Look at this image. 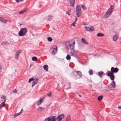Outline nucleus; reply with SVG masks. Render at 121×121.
<instances>
[{
  "mask_svg": "<svg viewBox=\"0 0 121 121\" xmlns=\"http://www.w3.org/2000/svg\"><path fill=\"white\" fill-rule=\"evenodd\" d=\"M47 95L49 97L51 95V93H48L47 94Z\"/></svg>",
  "mask_w": 121,
  "mask_h": 121,
  "instance_id": "40",
  "label": "nucleus"
},
{
  "mask_svg": "<svg viewBox=\"0 0 121 121\" xmlns=\"http://www.w3.org/2000/svg\"><path fill=\"white\" fill-rule=\"evenodd\" d=\"M79 60V62L80 63H81V61H80L79 60Z\"/></svg>",
  "mask_w": 121,
  "mask_h": 121,
  "instance_id": "61",
  "label": "nucleus"
},
{
  "mask_svg": "<svg viewBox=\"0 0 121 121\" xmlns=\"http://www.w3.org/2000/svg\"><path fill=\"white\" fill-rule=\"evenodd\" d=\"M6 109H7V110H8V109L7 108H6Z\"/></svg>",
  "mask_w": 121,
  "mask_h": 121,
  "instance_id": "62",
  "label": "nucleus"
},
{
  "mask_svg": "<svg viewBox=\"0 0 121 121\" xmlns=\"http://www.w3.org/2000/svg\"><path fill=\"white\" fill-rule=\"evenodd\" d=\"M81 41L82 43L85 44H88L89 43L86 42V41L84 40V39L83 38H82L81 40Z\"/></svg>",
  "mask_w": 121,
  "mask_h": 121,
  "instance_id": "22",
  "label": "nucleus"
},
{
  "mask_svg": "<svg viewBox=\"0 0 121 121\" xmlns=\"http://www.w3.org/2000/svg\"><path fill=\"white\" fill-rule=\"evenodd\" d=\"M37 58L35 56H33L32 58V60L33 61H36L37 60Z\"/></svg>",
  "mask_w": 121,
  "mask_h": 121,
  "instance_id": "27",
  "label": "nucleus"
},
{
  "mask_svg": "<svg viewBox=\"0 0 121 121\" xmlns=\"http://www.w3.org/2000/svg\"><path fill=\"white\" fill-rule=\"evenodd\" d=\"M4 43V44H8L9 43L7 41H5Z\"/></svg>",
  "mask_w": 121,
  "mask_h": 121,
  "instance_id": "43",
  "label": "nucleus"
},
{
  "mask_svg": "<svg viewBox=\"0 0 121 121\" xmlns=\"http://www.w3.org/2000/svg\"><path fill=\"white\" fill-rule=\"evenodd\" d=\"M70 54L71 56H73L76 58H78L76 53H73L72 52H71Z\"/></svg>",
  "mask_w": 121,
  "mask_h": 121,
  "instance_id": "12",
  "label": "nucleus"
},
{
  "mask_svg": "<svg viewBox=\"0 0 121 121\" xmlns=\"http://www.w3.org/2000/svg\"><path fill=\"white\" fill-rule=\"evenodd\" d=\"M111 13H109V11H107L105 13L104 15V17L105 18H108Z\"/></svg>",
  "mask_w": 121,
  "mask_h": 121,
  "instance_id": "9",
  "label": "nucleus"
},
{
  "mask_svg": "<svg viewBox=\"0 0 121 121\" xmlns=\"http://www.w3.org/2000/svg\"><path fill=\"white\" fill-rule=\"evenodd\" d=\"M41 103L40 102H39L37 103V105H38L40 104Z\"/></svg>",
  "mask_w": 121,
  "mask_h": 121,
  "instance_id": "50",
  "label": "nucleus"
},
{
  "mask_svg": "<svg viewBox=\"0 0 121 121\" xmlns=\"http://www.w3.org/2000/svg\"><path fill=\"white\" fill-rule=\"evenodd\" d=\"M64 117V115L63 114L59 115L57 117V120L58 121H61Z\"/></svg>",
  "mask_w": 121,
  "mask_h": 121,
  "instance_id": "8",
  "label": "nucleus"
},
{
  "mask_svg": "<svg viewBox=\"0 0 121 121\" xmlns=\"http://www.w3.org/2000/svg\"><path fill=\"white\" fill-rule=\"evenodd\" d=\"M85 29H86V31H89V27H88L86 26H85Z\"/></svg>",
  "mask_w": 121,
  "mask_h": 121,
  "instance_id": "33",
  "label": "nucleus"
},
{
  "mask_svg": "<svg viewBox=\"0 0 121 121\" xmlns=\"http://www.w3.org/2000/svg\"><path fill=\"white\" fill-rule=\"evenodd\" d=\"M70 10H69L68 11L66 12V14L69 15H70Z\"/></svg>",
  "mask_w": 121,
  "mask_h": 121,
  "instance_id": "32",
  "label": "nucleus"
},
{
  "mask_svg": "<svg viewBox=\"0 0 121 121\" xmlns=\"http://www.w3.org/2000/svg\"><path fill=\"white\" fill-rule=\"evenodd\" d=\"M66 121H71V117L70 116L68 115L67 116Z\"/></svg>",
  "mask_w": 121,
  "mask_h": 121,
  "instance_id": "25",
  "label": "nucleus"
},
{
  "mask_svg": "<svg viewBox=\"0 0 121 121\" xmlns=\"http://www.w3.org/2000/svg\"><path fill=\"white\" fill-rule=\"evenodd\" d=\"M71 74L72 75H73L75 74L76 75V79L79 78L81 77V75H82L81 72L78 71H76L72 72L71 73Z\"/></svg>",
  "mask_w": 121,
  "mask_h": 121,
  "instance_id": "4",
  "label": "nucleus"
},
{
  "mask_svg": "<svg viewBox=\"0 0 121 121\" xmlns=\"http://www.w3.org/2000/svg\"><path fill=\"white\" fill-rule=\"evenodd\" d=\"M21 52V50H19L17 52V53L15 55V58L16 59H17L19 57V56Z\"/></svg>",
  "mask_w": 121,
  "mask_h": 121,
  "instance_id": "14",
  "label": "nucleus"
},
{
  "mask_svg": "<svg viewBox=\"0 0 121 121\" xmlns=\"http://www.w3.org/2000/svg\"><path fill=\"white\" fill-rule=\"evenodd\" d=\"M118 38V37L116 35H114L113 37V39L114 41H116Z\"/></svg>",
  "mask_w": 121,
  "mask_h": 121,
  "instance_id": "20",
  "label": "nucleus"
},
{
  "mask_svg": "<svg viewBox=\"0 0 121 121\" xmlns=\"http://www.w3.org/2000/svg\"><path fill=\"white\" fill-rule=\"evenodd\" d=\"M119 70L118 68L117 67L114 68L113 67H112L111 68V72H109V73H117ZM109 72V71H108Z\"/></svg>",
  "mask_w": 121,
  "mask_h": 121,
  "instance_id": "6",
  "label": "nucleus"
},
{
  "mask_svg": "<svg viewBox=\"0 0 121 121\" xmlns=\"http://www.w3.org/2000/svg\"><path fill=\"white\" fill-rule=\"evenodd\" d=\"M0 21L4 23H6L7 22V20H5L3 18L0 17Z\"/></svg>",
  "mask_w": 121,
  "mask_h": 121,
  "instance_id": "15",
  "label": "nucleus"
},
{
  "mask_svg": "<svg viewBox=\"0 0 121 121\" xmlns=\"http://www.w3.org/2000/svg\"><path fill=\"white\" fill-rule=\"evenodd\" d=\"M17 2V3H18L19 2V1L20 0H15Z\"/></svg>",
  "mask_w": 121,
  "mask_h": 121,
  "instance_id": "52",
  "label": "nucleus"
},
{
  "mask_svg": "<svg viewBox=\"0 0 121 121\" xmlns=\"http://www.w3.org/2000/svg\"><path fill=\"white\" fill-rule=\"evenodd\" d=\"M5 101L6 100H4L3 102H2L0 104V109L3 107L4 106H5Z\"/></svg>",
  "mask_w": 121,
  "mask_h": 121,
  "instance_id": "18",
  "label": "nucleus"
},
{
  "mask_svg": "<svg viewBox=\"0 0 121 121\" xmlns=\"http://www.w3.org/2000/svg\"><path fill=\"white\" fill-rule=\"evenodd\" d=\"M77 95L79 96L80 97H81L82 96L81 95H80L78 93H77Z\"/></svg>",
  "mask_w": 121,
  "mask_h": 121,
  "instance_id": "45",
  "label": "nucleus"
},
{
  "mask_svg": "<svg viewBox=\"0 0 121 121\" xmlns=\"http://www.w3.org/2000/svg\"><path fill=\"white\" fill-rule=\"evenodd\" d=\"M27 31V29L26 28H22L18 32L19 36H22L25 35Z\"/></svg>",
  "mask_w": 121,
  "mask_h": 121,
  "instance_id": "2",
  "label": "nucleus"
},
{
  "mask_svg": "<svg viewBox=\"0 0 121 121\" xmlns=\"http://www.w3.org/2000/svg\"><path fill=\"white\" fill-rule=\"evenodd\" d=\"M34 79V78H30L29 79L28 81V82L30 83V82L31 81H32Z\"/></svg>",
  "mask_w": 121,
  "mask_h": 121,
  "instance_id": "35",
  "label": "nucleus"
},
{
  "mask_svg": "<svg viewBox=\"0 0 121 121\" xmlns=\"http://www.w3.org/2000/svg\"><path fill=\"white\" fill-rule=\"evenodd\" d=\"M43 68L46 71H48V66L46 65H45L43 66Z\"/></svg>",
  "mask_w": 121,
  "mask_h": 121,
  "instance_id": "17",
  "label": "nucleus"
},
{
  "mask_svg": "<svg viewBox=\"0 0 121 121\" xmlns=\"http://www.w3.org/2000/svg\"><path fill=\"white\" fill-rule=\"evenodd\" d=\"M76 21H75L73 22V23L71 25V26H75V24L76 23Z\"/></svg>",
  "mask_w": 121,
  "mask_h": 121,
  "instance_id": "36",
  "label": "nucleus"
},
{
  "mask_svg": "<svg viewBox=\"0 0 121 121\" xmlns=\"http://www.w3.org/2000/svg\"><path fill=\"white\" fill-rule=\"evenodd\" d=\"M25 11H21L19 12V14H22V13H24V12H25Z\"/></svg>",
  "mask_w": 121,
  "mask_h": 121,
  "instance_id": "39",
  "label": "nucleus"
},
{
  "mask_svg": "<svg viewBox=\"0 0 121 121\" xmlns=\"http://www.w3.org/2000/svg\"><path fill=\"white\" fill-rule=\"evenodd\" d=\"M56 118L55 116H51L44 120L45 121H56Z\"/></svg>",
  "mask_w": 121,
  "mask_h": 121,
  "instance_id": "5",
  "label": "nucleus"
},
{
  "mask_svg": "<svg viewBox=\"0 0 121 121\" xmlns=\"http://www.w3.org/2000/svg\"><path fill=\"white\" fill-rule=\"evenodd\" d=\"M52 20V18H48V20L50 21H51Z\"/></svg>",
  "mask_w": 121,
  "mask_h": 121,
  "instance_id": "46",
  "label": "nucleus"
},
{
  "mask_svg": "<svg viewBox=\"0 0 121 121\" xmlns=\"http://www.w3.org/2000/svg\"><path fill=\"white\" fill-rule=\"evenodd\" d=\"M73 52H74V53H76V52L75 51V50L74 49L73 50Z\"/></svg>",
  "mask_w": 121,
  "mask_h": 121,
  "instance_id": "56",
  "label": "nucleus"
},
{
  "mask_svg": "<svg viewBox=\"0 0 121 121\" xmlns=\"http://www.w3.org/2000/svg\"><path fill=\"white\" fill-rule=\"evenodd\" d=\"M113 6L112 5V6H111L109 8V9H108V11H109V13H112V10L113 9Z\"/></svg>",
  "mask_w": 121,
  "mask_h": 121,
  "instance_id": "19",
  "label": "nucleus"
},
{
  "mask_svg": "<svg viewBox=\"0 0 121 121\" xmlns=\"http://www.w3.org/2000/svg\"><path fill=\"white\" fill-rule=\"evenodd\" d=\"M107 74V76L110 77V79L111 80H113L115 78L114 75H113V73L108 72Z\"/></svg>",
  "mask_w": 121,
  "mask_h": 121,
  "instance_id": "7",
  "label": "nucleus"
},
{
  "mask_svg": "<svg viewBox=\"0 0 121 121\" xmlns=\"http://www.w3.org/2000/svg\"><path fill=\"white\" fill-rule=\"evenodd\" d=\"M19 0V1L20 2H21V1H22L23 0Z\"/></svg>",
  "mask_w": 121,
  "mask_h": 121,
  "instance_id": "59",
  "label": "nucleus"
},
{
  "mask_svg": "<svg viewBox=\"0 0 121 121\" xmlns=\"http://www.w3.org/2000/svg\"><path fill=\"white\" fill-rule=\"evenodd\" d=\"M13 92L14 93H16L17 92V90L16 89H15L13 91Z\"/></svg>",
  "mask_w": 121,
  "mask_h": 121,
  "instance_id": "47",
  "label": "nucleus"
},
{
  "mask_svg": "<svg viewBox=\"0 0 121 121\" xmlns=\"http://www.w3.org/2000/svg\"><path fill=\"white\" fill-rule=\"evenodd\" d=\"M65 43V47L67 49L70 48L71 50H72L74 47L75 42L74 40H72L70 42L69 41H66Z\"/></svg>",
  "mask_w": 121,
  "mask_h": 121,
  "instance_id": "1",
  "label": "nucleus"
},
{
  "mask_svg": "<svg viewBox=\"0 0 121 121\" xmlns=\"http://www.w3.org/2000/svg\"><path fill=\"white\" fill-rule=\"evenodd\" d=\"M103 98L102 96L100 95L98 97V99L99 101H100Z\"/></svg>",
  "mask_w": 121,
  "mask_h": 121,
  "instance_id": "28",
  "label": "nucleus"
},
{
  "mask_svg": "<svg viewBox=\"0 0 121 121\" xmlns=\"http://www.w3.org/2000/svg\"><path fill=\"white\" fill-rule=\"evenodd\" d=\"M118 108L120 109L121 108V106H118Z\"/></svg>",
  "mask_w": 121,
  "mask_h": 121,
  "instance_id": "54",
  "label": "nucleus"
},
{
  "mask_svg": "<svg viewBox=\"0 0 121 121\" xmlns=\"http://www.w3.org/2000/svg\"><path fill=\"white\" fill-rule=\"evenodd\" d=\"M38 78H36V79L34 81H33L32 84V87L34 86L35 85L37 84L38 82Z\"/></svg>",
  "mask_w": 121,
  "mask_h": 121,
  "instance_id": "11",
  "label": "nucleus"
},
{
  "mask_svg": "<svg viewBox=\"0 0 121 121\" xmlns=\"http://www.w3.org/2000/svg\"><path fill=\"white\" fill-rule=\"evenodd\" d=\"M70 6L72 7L74 6V4L75 2V0H69V1Z\"/></svg>",
  "mask_w": 121,
  "mask_h": 121,
  "instance_id": "10",
  "label": "nucleus"
},
{
  "mask_svg": "<svg viewBox=\"0 0 121 121\" xmlns=\"http://www.w3.org/2000/svg\"><path fill=\"white\" fill-rule=\"evenodd\" d=\"M6 98V96L4 95H3L1 97L2 99H5Z\"/></svg>",
  "mask_w": 121,
  "mask_h": 121,
  "instance_id": "37",
  "label": "nucleus"
},
{
  "mask_svg": "<svg viewBox=\"0 0 121 121\" xmlns=\"http://www.w3.org/2000/svg\"><path fill=\"white\" fill-rule=\"evenodd\" d=\"M22 113V112H20L17 113V115L18 116V115H20Z\"/></svg>",
  "mask_w": 121,
  "mask_h": 121,
  "instance_id": "41",
  "label": "nucleus"
},
{
  "mask_svg": "<svg viewBox=\"0 0 121 121\" xmlns=\"http://www.w3.org/2000/svg\"><path fill=\"white\" fill-rule=\"evenodd\" d=\"M52 49L53 50L55 51V52L57 50V46H56L54 45L53 46Z\"/></svg>",
  "mask_w": 121,
  "mask_h": 121,
  "instance_id": "26",
  "label": "nucleus"
},
{
  "mask_svg": "<svg viewBox=\"0 0 121 121\" xmlns=\"http://www.w3.org/2000/svg\"><path fill=\"white\" fill-rule=\"evenodd\" d=\"M48 17L50 18H52V17L51 15H50L48 16Z\"/></svg>",
  "mask_w": 121,
  "mask_h": 121,
  "instance_id": "48",
  "label": "nucleus"
},
{
  "mask_svg": "<svg viewBox=\"0 0 121 121\" xmlns=\"http://www.w3.org/2000/svg\"><path fill=\"white\" fill-rule=\"evenodd\" d=\"M82 43L81 42H80L78 44V47H79L81 45H82Z\"/></svg>",
  "mask_w": 121,
  "mask_h": 121,
  "instance_id": "38",
  "label": "nucleus"
},
{
  "mask_svg": "<svg viewBox=\"0 0 121 121\" xmlns=\"http://www.w3.org/2000/svg\"><path fill=\"white\" fill-rule=\"evenodd\" d=\"M4 42H3L1 43V45H3L4 44Z\"/></svg>",
  "mask_w": 121,
  "mask_h": 121,
  "instance_id": "55",
  "label": "nucleus"
},
{
  "mask_svg": "<svg viewBox=\"0 0 121 121\" xmlns=\"http://www.w3.org/2000/svg\"><path fill=\"white\" fill-rule=\"evenodd\" d=\"M52 54L54 55L55 54V52H54V51L53 50L52 52Z\"/></svg>",
  "mask_w": 121,
  "mask_h": 121,
  "instance_id": "44",
  "label": "nucleus"
},
{
  "mask_svg": "<svg viewBox=\"0 0 121 121\" xmlns=\"http://www.w3.org/2000/svg\"><path fill=\"white\" fill-rule=\"evenodd\" d=\"M81 63V64H82L84 65V63Z\"/></svg>",
  "mask_w": 121,
  "mask_h": 121,
  "instance_id": "58",
  "label": "nucleus"
},
{
  "mask_svg": "<svg viewBox=\"0 0 121 121\" xmlns=\"http://www.w3.org/2000/svg\"><path fill=\"white\" fill-rule=\"evenodd\" d=\"M23 24H20L19 26H21L22 25H23Z\"/></svg>",
  "mask_w": 121,
  "mask_h": 121,
  "instance_id": "60",
  "label": "nucleus"
},
{
  "mask_svg": "<svg viewBox=\"0 0 121 121\" xmlns=\"http://www.w3.org/2000/svg\"><path fill=\"white\" fill-rule=\"evenodd\" d=\"M81 6L82 7V9L83 10H85L86 9V7L84 5H81Z\"/></svg>",
  "mask_w": 121,
  "mask_h": 121,
  "instance_id": "34",
  "label": "nucleus"
},
{
  "mask_svg": "<svg viewBox=\"0 0 121 121\" xmlns=\"http://www.w3.org/2000/svg\"><path fill=\"white\" fill-rule=\"evenodd\" d=\"M18 116V115H17V114H16V113L15 114L14 116H13V117H17V116Z\"/></svg>",
  "mask_w": 121,
  "mask_h": 121,
  "instance_id": "42",
  "label": "nucleus"
},
{
  "mask_svg": "<svg viewBox=\"0 0 121 121\" xmlns=\"http://www.w3.org/2000/svg\"><path fill=\"white\" fill-rule=\"evenodd\" d=\"M68 84H69V87L70 88V84L71 83H70L69 82L68 83Z\"/></svg>",
  "mask_w": 121,
  "mask_h": 121,
  "instance_id": "53",
  "label": "nucleus"
},
{
  "mask_svg": "<svg viewBox=\"0 0 121 121\" xmlns=\"http://www.w3.org/2000/svg\"><path fill=\"white\" fill-rule=\"evenodd\" d=\"M94 26H91L90 27H89V31L91 32L94 31Z\"/></svg>",
  "mask_w": 121,
  "mask_h": 121,
  "instance_id": "21",
  "label": "nucleus"
},
{
  "mask_svg": "<svg viewBox=\"0 0 121 121\" xmlns=\"http://www.w3.org/2000/svg\"><path fill=\"white\" fill-rule=\"evenodd\" d=\"M66 58L67 60H69L71 58V57L68 54L66 57Z\"/></svg>",
  "mask_w": 121,
  "mask_h": 121,
  "instance_id": "30",
  "label": "nucleus"
},
{
  "mask_svg": "<svg viewBox=\"0 0 121 121\" xmlns=\"http://www.w3.org/2000/svg\"><path fill=\"white\" fill-rule=\"evenodd\" d=\"M104 35L101 33H99L97 34V36L98 37H102L104 36Z\"/></svg>",
  "mask_w": 121,
  "mask_h": 121,
  "instance_id": "24",
  "label": "nucleus"
},
{
  "mask_svg": "<svg viewBox=\"0 0 121 121\" xmlns=\"http://www.w3.org/2000/svg\"><path fill=\"white\" fill-rule=\"evenodd\" d=\"M77 20V19L76 17L75 18V21L76 22Z\"/></svg>",
  "mask_w": 121,
  "mask_h": 121,
  "instance_id": "57",
  "label": "nucleus"
},
{
  "mask_svg": "<svg viewBox=\"0 0 121 121\" xmlns=\"http://www.w3.org/2000/svg\"><path fill=\"white\" fill-rule=\"evenodd\" d=\"M112 86V87L113 88H115L116 87V83L113 80L111 83Z\"/></svg>",
  "mask_w": 121,
  "mask_h": 121,
  "instance_id": "16",
  "label": "nucleus"
},
{
  "mask_svg": "<svg viewBox=\"0 0 121 121\" xmlns=\"http://www.w3.org/2000/svg\"><path fill=\"white\" fill-rule=\"evenodd\" d=\"M42 110V108L41 107H39L37 109V111L38 112H41Z\"/></svg>",
  "mask_w": 121,
  "mask_h": 121,
  "instance_id": "23",
  "label": "nucleus"
},
{
  "mask_svg": "<svg viewBox=\"0 0 121 121\" xmlns=\"http://www.w3.org/2000/svg\"><path fill=\"white\" fill-rule=\"evenodd\" d=\"M42 99H41L40 98V100H39V102H40V103H41V102L42 101Z\"/></svg>",
  "mask_w": 121,
  "mask_h": 121,
  "instance_id": "49",
  "label": "nucleus"
},
{
  "mask_svg": "<svg viewBox=\"0 0 121 121\" xmlns=\"http://www.w3.org/2000/svg\"><path fill=\"white\" fill-rule=\"evenodd\" d=\"M89 73L91 75L93 74V73L92 72V70L91 69H90L89 70Z\"/></svg>",
  "mask_w": 121,
  "mask_h": 121,
  "instance_id": "29",
  "label": "nucleus"
},
{
  "mask_svg": "<svg viewBox=\"0 0 121 121\" xmlns=\"http://www.w3.org/2000/svg\"><path fill=\"white\" fill-rule=\"evenodd\" d=\"M98 74L100 78L104 76L105 74L103 72L100 71L98 72Z\"/></svg>",
  "mask_w": 121,
  "mask_h": 121,
  "instance_id": "13",
  "label": "nucleus"
},
{
  "mask_svg": "<svg viewBox=\"0 0 121 121\" xmlns=\"http://www.w3.org/2000/svg\"><path fill=\"white\" fill-rule=\"evenodd\" d=\"M52 38L50 37H49L48 38V40L49 42H51L52 40Z\"/></svg>",
  "mask_w": 121,
  "mask_h": 121,
  "instance_id": "31",
  "label": "nucleus"
},
{
  "mask_svg": "<svg viewBox=\"0 0 121 121\" xmlns=\"http://www.w3.org/2000/svg\"><path fill=\"white\" fill-rule=\"evenodd\" d=\"M76 11L77 17H79L82 13L81 7L80 5H78L76 7Z\"/></svg>",
  "mask_w": 121,
  "mask_h": 121,
  "instance_id": "3",
  "label": "nucleus"
},
{
  "mask_svg": "<svg viewBox=\"0 0 121 121\" xmlns=\"http://www.w3.org/2000/svg\"><path fill=\"white\" fill-rule=\"evenodd\" d=\"M23 109H21V111H20V112H22V113L23 112Z\"/></svg>",
  "mask_w": 121,
  "mask_h": 121,
  "instance_id": "51",
  "label": "nucleus"
}]
</instances>
